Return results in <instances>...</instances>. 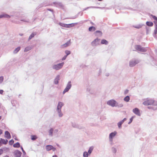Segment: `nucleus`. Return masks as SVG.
Returning a JSON list of instances; mask_svg holds the SVG:
<instances>
[{"instance_id":"1","label":"nucleus","mask_w":157,"mask_h":157,"mask_svg":"<svg viewBox=\"0 0 157 157\" xmlns=\"http://www.w3.org/2000/svg\"><path fill=\"white\" fill-rule=\"evenodd\" d=\"M143 104L145 105H157V102L152 99H147L143 103Z\"/></svg>"},{"instance_id":"2","label":"nucleus","mask_w":157,"mask_h":157,"mask_svg":"<svg viewBox=\"0 0 157 157\" xmlns=\"http://www.w3.org/2000/svg\"><path fill=\"white\" fill-rule=\"evenodd\" d=\"M135 48L137 50L140 52H145L146 51V50L144 48L142 47L140 45H136Z\"/></svg>"},{"instance_id":"3","label":"nucleus","mask_w":157,"mask_h":157,"mask_svg":"<svg viewBox=\"0 0 157 157\" xmlns=\"http://www.w3.org/2000/svg\"><path fill=\"white\" fill-rule=\"evenodd\" d=\"M64 64V63H62L57 65H55L53 66V68L54 69L58 70L62 67Z\"/></svg>"},{"instance_id":"4","label":"nucleus","mask_w":157,"mask_h":157,"mask_svg":"<svg viewBox=\"0 0 157 157\" xmlns=\"http://www.w3.org/2000/svg\"><path fill=\"white\" fill-rule=\"evenodd\" d=\"M117 103L116 101L113 100H111L107 102V104L112 107L114 106Z\"/></svg>"},{"instance_id":"5","label":"nucleus","mask_w":157,"mask_h":157,"mask_svg":"<svg viewBox=\"0 0 157 157\" xmlns=\"http://www.w3.org/2000/svg\"><path fill=\"white\" fill-rule=\"evenodd\" d=\"M71 82H69L68 83L67 86L65 89L64 90L63 93V94H65L66 92L68 91L71 88Z\"/></svg>"},{"instance_id":"6","label":"nucleus","mask_w":157,"mask_h":157,"mask_svg":"<svg viewBox=\"0 0 157 157\" xmlns=\"http://www.w3.org/2000/svg\"><path fill=\"white\" fill-rule=\"evenodd\" d=\"M45 148L47 151L52 150L53 151H55L56 150V148L51 145H47L46 146Z\"/></svg>"},{"instance_id":"7","label":"nucleus","mask_w":157,"mask_h":157,"mask_svg":"<svg viewBox=\"0 0 157 157\" xmlns=\"http://www.w3.org/2000/svg\"><path fill=\"white\" fill-rule=\"evenodd\" d=\"M100 40V39L97 38L92 42L91 43L92 45L93 46H96L99 44Z\"/></svg>"},{"instance_id":"8","label":"nucleus","mask_w":157,"mask_h":157,"mask_svg":"<svg viewBox=\"0 0 157 157\" xmlns=\"http://www.w3.org/2000/svg\"><path fill=\"white\" fill-rule=\"evenodd\" d=\"M117 132L115 131L114 132H112L110 134L109 136V139L111 141H112V139L116 134Z\"/></svg>"},{"instance_id":"9","label":"nucleus","mask_w":157,"mask_h":157,"mask_svg":"<svg viewBox=\"0 0 157 157\" xmlns=\"http://www.w3.org/2000/svg\"><path fill=\"white\" fill-rule=\"evenodd\" d=\"M63 103L61 102H59L58 103V105L57 106V109L58 111V112H59V111H61V109L63 105Z\"/></svg>"},{"instance_id":"10","label":"nucleus","mask_w":157,"mask_h":157,"mask_svg":"<svg viewBox=\"0 0 157 157\" xmlns=\"http://www.w3.org/2000/svg\"><path fill=\"white\" fill-rule=\"evenodd\" d=\"M133 112L138 116L140 115L139 110L137 108H135L133 109Z\"/></svg>"},{"instance_id":"11","label":"nucleus","mask_w":157,"mask_h":157,"mask_svg":"<svg viewBox=\"0 0 157 157\" xmlns=\"http://www.w3.org/2000/svg\"><path fill=\"white\" fill-rule=\"evenodd\" d=\"M5 137L8 139H10L11 138V135L9 132L6 131L5 132Z\"/></svg>"},{"instance_id":"12","label":"nucleus","mask_w":157,"mask_h":157,"mask_svg":"<svg viewBox=\"0 0 157 157\" xmlns=\"http://www.w3.org/2000/svg\"><path fill=\"white\" fill-rule=\"evenodd\" d=\"M8 142V140H5L3 139H0V146L2 144H6Z\"/></svg>"},{"instance_id":"13","label":"nucleus","mask_w":157,"mask_h":157,"mask_svg":"<svg viewBox=\"0 0 157 157\" xmlns=\"http://www.w3.org/2000/svg\"><path fill=\"white\" fill-rule=\"evenodd\" d=\"M10 17V16L6 14H3L0 15V18H9Z\"/></svg>"},{"instance_id":"14","label":"nucleus","mask_w":157,"mask_h":157,"mask_svg":"<svg viewBox=\"0 0 157 157\" xmlns=\"http://www.w3.org/2000/svg\"><path fill=\"white\" fill-rule=\"evenodd\" d=\"M138 62L136 61H130L129 63V65L130 67H133Z\"/></svg>"},{"instance_id":"15","label":"nucleus","mask_w":157,"mask_h":157,"mask_svg":"<svg viewBox=\"0 0 157 157\" xmlns=\"http://www.w3.org/2000/svg\"><path fill=\"white\" fill-rule=\"evenodd\" d=\"M70 43V42L69 41L68 42H67L66 43H65V44L62 45L61 46V47L62 48H64L66 47L69 45Z\"/></svg>"},{"instance_id":"16","label":"nucleus","mask_w":157,"mask_h":157,"mask_svg":"<svg viewBox=\"0 0 157 157\" xmlns=\"http://www.w3.org/2000/svg\"><path fill=\"white\" fill-rule=\"evenodd\" d=\"M78 24V23H72L70 24H67V28H70L71 27H72L75 26V25H76Z\"/></svg>"},{"instance_id":"17","label":"nucleus","mask_w":157,"mask_h":157,"mask_svg":"<svg viewBox=\"0 0 157 157\" xmlns=\"http://www.w3.org/2000/svg\"><path fill=\"white\" fill-rule=\"evenodd\" d=\"M101 44L107 45L108 44V42L105 39H103L101 41Z\"/></svg>"},{"instance_id":"18","label":"nucleus","mask_w":157,"mask_h":157,"mask_svg":"<svg viewBox=\"0 0 157 157\" xmlns=\"http://www.w3.org/2000/svg\"><path fill=\"white\" fill-rule=\"evenodd\" d=\"M146 25L149 26H152L153 25V23L151 21H147L146 23Z\"/></svg>"},{"instance_id":"19","label":"nucleus","mask_w":157,"mask_h":157,"mask_svg":"<svg viewBox=\"0 0 157 157\" xmlns=\"http://www.w3.org/2000/svg\"><path fill=\"white\" fill-rule=\"evenodd\" d=\"M154 23L155 25V30L154 33L155 34L157 33V23L155 21H154Z\"/></svg>"},{"instance_id":"20","label":"nucleus","mask_w":157,"mask_h":157,"mask_svg":"<svg viewBox=\"0 0 157 157\" xmlns=\"http://www.w3.org/2000/svg\"><path fill=\"white\" fill-rule=\"evenodd\" d=\"M13 146L15 147H20V144L18 142H17L15 144H14Z\"/></svg>"},{"instance_id":"21","label":"nucleus","mask_w":157,"mask_h":157,"mask_svg":"<svg viewBox=\"0 0 157 157\" xmlns=\"http://www.w3.org/2000/svg\"><path fill=\"white\" fill-rule=\"evenodd\" d=\"M32 48L30 47H27L25 48L24 52H26L29 51Z\"/></svg>"},{"instance_id":"22","label":"nucleus","mask_w":157,"mask_h":157,"mask_svg":"<svg viewBox=\"0 0 157 157\" xmlns=\"http://www.w3.org/2000/svg\"><path fill=\"white\" fill-rule=\"evenodd\" d=\"M59 76H58L55 79L54 82L55 84H57L58 83V80H59Z\"/></svg>"},{"instance_id":"23","label":"nucleus","mask_w":157,"mask_h":157,"mask_svg":"<svg viewBox=\"0 0 157 157\" xmlns=\"http://www.w3.org/2000/svg\"><path fill=\"white\" fill-rule=\"evenodd\" d=\"M96 30L94 26H91L89 28V30L90 31H91L92 30L93 31H95Z\"/></svg>"},{"instance_id":"24","label":"nucleus","mask_w":157,"mask_h":157,"mask_svg":"<svg viewBox=\"0 0 157 157\" xmlns=\"http://www.w3.org/2000/svg\"><path fill=\"white\" fill-rule=\"evenodd\" d=\"M31 139L33 140H35L37 138V137L35 135H33L31 136Z\"/></svg>"},{"instance_id":"25","label":"nucleus","mask_w":157,"mask_h":157,"mask_svg":"<svg viewBox=\"0 0 157 157\" xmlns=\"http://www.w3.org/2000/svg\"><path fill=\"white\" fill-rule=\"evenodd\" d=\"M53 131V129L51 128L49 131V135L52 136Z\"/></svg>"},{"instance_id":"26","label":"nucleus","mask_w":157,"mask_h":157,"mask_svg":"<svg viewBox=\"0 0 157 157\" xmlns=\"http://www.w3.org/2000/svg\"><path fill=\"white\" fill-rule=\"evenodd\" d=\"M20 47H18L14 51V53H17L20 49Z\"/></svg>"},{"instance_id":"27","label":"nucleus","mask_w":157,"mask_h":157,"mask_svg":"<svg viewBox=\"0 0 157 157\" xmlns=\"http://www.w3.org/2000/svg\"><path fill=\"white\" fill-rule=\"evenodd\" d=\"M129 96H127L126 97L124 98V100L125 101L128 102L129 100Z\"/></svg>"},{"instance_id":"28","label":"nucleus","mask_w":157,"mask_h":157,"mask_svg":"<svg viewBox=\"0 0 157 157\" xmlns=\"http://www.w3.org/2000/svg\"><path fill=\"white\" fill-rule=\"evenodd\" d=\"M93 148L92 147H90L88 151V154H89V155H90L92 151L93 150Z\"/></svg>"},{"instance_id":"29","label":"nucleus","mask_w":157,"mask_h":157,"mask_svg":"<svg viewBox=\"0 0 157 157\" xmlns=\"http://www.w3.org/2000/svg\"><path fill=\"white\" fill-rule=\"evenodd\" d=\"M123 123V121H121L118 122V126L119 128H121V125Z\"/></svg>"},{"instance_id":"30","label":"nucleus","mask_w":157,"mask_h":157,"mask_svg":"<svg viewBox=\"0 0 157 157\" xmlns=\"http://www.w3.org/2000/svg\"><path fill=\"white\" fill-rule=\"evenodd\" d=\"M151 16L155 20V21L156 23V24L157 23V17L155 16H154L153 15H151Z\"/></svg>"},{"instance_id":"31","label":"nucleus","mask_w":157,"mask_h":157,"mask_svg":"<svg viewBox=\"0 0 157 157\" xmlns=\"http://www.w3.org/2000/svg\"><path fill=\"white\" fill-rule=\"evenodd\" d=\"M89 155V154L86 152H85L83 153L84 157H88V155Z\"/></svg>"},{"instance_id":"32","label":"nucleus","mask_w":157,"mask_h":157,"mask_svg":"<svg viewBox=\"0 0 157 157\" xmlns=\"http://www.w3.org/2000/svg\"><path fill=\"white\" fill-rule=\"evenodd\" d=\"M36 35V34H34V33H32L30 36H29V40H30L31 39H32L33 37L34 36Z\"/></svg>"},{"instance_id":"33","label":"nucleus","mask_w":157,"mask_h":157,"mask_svg":"<svg viewBox=\"0 0 157 157\" xmlns=\"http://www.w3.org/2000/svg\"><path fill=\"white\" fill-rule=\"evenodd\" d=\"M65 53L67 56L71 54V52L70 51L66 50L65 51Z\"/></svg>"},{"instance_id":"34","label":"nucleus","mask_w":157,"mask_h":157,"mask_svg":"<svg viewBox=\"0 0 157 157\" xmlns=\"http://www.w3.org/2000/svg\"><path fill=\"white\" fill-rule=\"evenodd\" d=\"M59 25L63 27L67 28V24L60 23H59Z\"/></svg>"},{"instance_id":"35","label":"nucleus","mask_w":157,"mask_h":157,"mask_svg":"<svg viewBox=\"0 0 157 157\" xmlns=\"http://www.w3.org/2000/svg\"><path fill=\"white\" fill-rule=\"evenodd\" d=\"M134 28H137V29H140V28H141L142 25H138L134 26Z\"/></svg>"},{"instance_id":"36","label":"nucleus","mask_w":157,"mask_h":157,"mask_svg":"<svg viewBox=\"0 0 157 157\" xmlns=\"http://www.w3.org/2000/svg\"><path fill=\"white\" fill-rule=\"evenodd\" d=\"M14 141L13 140H11L9 141V143L10 145H12L14 143Z\"/></svg>"},{"instance_id":"37","label":"nucleus","mask_w":157,"mask_h":157,"mask_svg":"<svg viewBox=\"0 0 157 157\" xmlns=\"http://www.w3.org/2000/svg\"><path fill=\"white\" fill-rule=\"evenodd\" d=\"M133 117H132L130 119V121L128 123L129 124H130L132 121Z\"/></svg>"},{"instance_id":"38","label":"nucleus","mask_w":157,"mask_h":157,"mask_svg":"<svg viewBox=\"0 0 157 157\" xmlns=\"http://www.w3.org/2000/svg\"><path fill=\"white\" fill-rule=\"evenodd\" d=\"M3 80V78L2 76L0 77V83H2Z\"/></svg>"},{"instance_id":"39","label":"nucleus","mask_w":157,"mask_h":157,"mask_svg":"<svg viewBox=\"0 0 157 157\" xmlns=\"http://www.w3.org/2000/svg\"><path fill=\"white\" fill-rule=\"evenodd\" d=\"M96 33H99L101 35L102 34V32L100 31H97L96 32Z\"/></svg>"},{"instance_id":"40","label":"nucleus","mask_w":157,"mask_h":157,"mask_svg":"<svg viewBox=\"0 0 157 157\" xmlns=\"http://www.w3.org/2000/svg\"><path fill=\"white\" fill-rule=\"evenodd\" d=\"M3 153V150L1 149H0V155L2 154Z\"/></svg>"},{"instance_id":"41","label":"nucleus","mask_w":157,"mask_h":157,"mask_svg":"<svg viewBox=\"0 0 157 157\" xmlns=\"http://www.w3.org/2000/svg\"><path fill=\"white\" fill-rule=\"evenodd\" d=\"M67 56H64L62 59V60H64L65 59H66V58H67Z\"/></svg>"},{"instance_id":"42","label":"nucleus","mask_w":157,"mask_h":157,"mask_svg":"<svg viewBox=\"0 0 157 157\" xmlns=\"http://www.w3.org/2000/svg\"><path fill=\"white\" fill-rule=\"evenodd\" d=\"M128 90H126L124 91V94H127L128 93Z\"/></svg>"},{"instance_id":"43","label":"nucleus","mask_w":157,"mask_h":157,"mask_svg":"<svg viewBox=\"0 0 157 157\" xmlns=\"http://www.w3.org/2000/svg\"><path fill=\"white\" fill-rule=\"evenodd\" d=\"M60 112L61 111H59V117H61L62 116L63 114L62 113H60Z\"/></svg>"},{"instance_id":"44","label":"nucleus","mask_w":157,"mask_h":157,"mask_svg":"<svg viewBox=\"0 0 157 157\" xmlns=\"http://www.w3.org/2000/svg\"><path fill=\"white\" fill-rule=\"evenodd\" d=\"M3 90H0V94H3Z\"/></svg>"},{"instance_id":"45","label":"nucleus","mask_w":157,"mask_h":157,"mask_svg":"<svg viewBox=\"0 0 157 157\" xmlns=\"http://www.w3.org/2000/svg\"><path fill=\"white\" fill-rule=\"evenodd\" d=\"M18 155V157H20L21 155V153H20V152H18V153H17Z\"/></svg>"},{"instance_id":"46","label":"nucleus","mask_w":157,"mask_h":157,"mask_svg":"<svg viewBox=\"0 0 157 157\" xmlns=\"http://www.w3.org/2000/svg\"><path fill=\"white\" fill-rule=\"evenodd\" d=\"M126 120V118H124L121 121H123V123L124 122V121H125Z\"/></svg>"},{"instance_id":"47","label":"nucleus","mask_w":157,"mask_h":157,"mask_svg":"<svg viewBox=\"0 0 157 157\" xmlns=\"http://www.w3.org/2000/svg\"><path fill=\"white\" fill-rule=\"evenodd\" d=\"M2 133V130L0 129V135H1Z\"/></svg>"},{"instance_id":"48","label":"nucleus","mask_w":157,"mask_h":157,"mask_svg":"<svg viewBox=\"0 0 157 157\" xmlns=\"http://www.w3.org/2000/svg\"><path fill=\"white\" fill-rule=\"evenodd\" d=\"M52 157H57V156L56 155H53Z\"/></svg>"},{"instance_id":"49","label":"nucleus","mask_w":157,"mask_h":157,"mask_svg":"<svg viewBox=\"0 0 157 157\" xmlns=\"http://www.w3.org/2000/svg\"><path fill=\"white\" fill-rule=\"evenodd\" d=\"M90 23L92 25H94V24L93 22H91Z\"/></svg>"},{"instance_id":"50","label":"nucleus","mask_w":157,"mask_h":157,"mask_svg":"<svg viewBox=\"0 0 157 157\" xmlns=\"http://www.w3.org/2000/svg\"><path fill=\"white\" fill-rule=\"evenodd\" d=\"M21 149H22V151H24V150L23 148H22V147H21Z\"/></svg>"},{"instance_id":"51","label":"nucleus","mask_w":157,"mask_h":157,"mask_svg":"<svg viewBox=\"0 0 157 157\" xmlns=\"http://www.w3.org/2000/svg\"><path fill=\"white\" fill-rule=\"evenodd\" d=\"M3 157H9V156L7 155H6Z\"/></svg>"},{"instance_id":"52","label":"nucleus","mask_w":157,"mask_h":157,"mask_svg":"<svg viewBox=\"0 0 157 157\" xmlns=\"http://www.w3.org/2000/svg\"><path fill=\"white\" fill-rule=\"evenodd\" d=\"M99 1H102V0H98Z\"/></svg>"},{"instance_id":"53","label":"nucleus","mask_w":157,"mask_h":157,"mask_svg":"<svg viewBox=\"0 0 157 157\" xmlns=\"http://www.w3.org/2000/svg\"><path fill=\"white\" fill-rule=\"evenodd\" d=\"M1 116H0V120L1 119Z\"/></svg>"}]
</instances>
